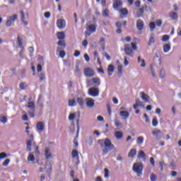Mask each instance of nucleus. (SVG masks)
Segmentation results:
<instances>
[{
    "label": "nucleus",
    "mask_w": 181,
    "mask_h": 181,
    "mask_svg": "<svg viewBox=\"0 0 181 181\" xmlns=\"http://www.w3.org/2000/svg\"><path fill=\"white\" fill-rule=\"evenodd\" d=\"M16 19H18V15L16 14H13V16L8 17L7 21L6 22V25L8 27L12 26V23H13V22H15Z\"/></svg>",
    "instance_id": "obj_6"
},
{
    "label": "nucleus",
    "mask_w": 181,
    "mask_h": 181,
    "mask_svg": "<svg viewBox=\"0 0 181 181\" xmlns=\"http://www.w3.org/2000/svg\"><path fill=\"white\" fill-rule=\"evenodd\" d=\"M19 87H20L21 90H25V88H26V87H28V85L25 82H21L19 84Z\"/></svg>",
    "instance_id": "obj_43"
},
{
    "label": "nucleus",
    "mask_w": 181,
    "mask_h": 181,
    "mask_svg": "<svg viewBox=\"0 0 181 181\" xmlns=\"http://www.w3.org/2000/svg\"><path fill=\"white\" fill-rule=\"evenodd\" d=\"M117 73L119 76L122 75V64L117 65Z\"/></svg>",
    "instance_id": "obj_41"
},
{
    "label": "nucleus",
    "mask_w": 181,
    "mask_h": 181,
    "mask_svg": "<svg viewBox=\"0 0 181 181\" xmlns=\"http://www.w3.org/2000/svg\"><path fill=\"white\" fill-rule=\"evenodd\" d=\"M133 172L136 174L138 177H141L144 170V164L142 163H134L132 168Z\"/></svg>",
    "instance_id": "obj_3"
},
{
    "label": "nucleus",
    "mask_w": 181,
    "mask_h": 181,
    "mask_svg": "<svg viewBox=\"0 0 181 181\" xmlns=\"http://www.w3.org/2000/svg\"><path fill=\"white\" fill-rule=\"evenodd\" d=\"M170 36L169 35H164L163 36V38H162V42H168V40H169V39H170Z\"/></svg>",
    "instance_id": "obj_48"
},
{
    "label": "nucleus",
    "mask_w": 181,
    "mask_h": 181,
    "mask_svg": "<svg viewBox=\"0 0 181 181\" xmlns=\"http://www.w3.org/2000/svg\"><path fill=\"white\" fill-rule=\"evenodd\" d=\"M74 118H76V114L70 113L69 115V121H73V119H74Z\"/></svg>",
    "instance_id": "obj_49"
},
{
    "label": "nucleus",
    "mask_w": 181,
    "mask_h": 181,
    "mask_svg": "<svg viewBox=\"0 0 181 181\" xmlns=\"http://www.w3.org/2000/svg\"><path fill=\"white\" fill-rule=\"evenodd\" d=\"M165 69H162L160 71V78H165Z\"/></svg>",
    "instance_id": "obj_46"
},
{
    "label": "nucleus",
    "mask_w": 181,
    "mask_h": 181,
    "mask_svg": "<svg viewBox=\"0 0 181 181\" xmlns=\"http://www.w3.org/2000/svg\"><path fill=\"white\" fill-rule=\"evenodd\" d=\"M5 158H8V155L6 154L5 152H2L0 153V160L1 159H5Z\"/></svg>",
    "instance_id": "obj_51"
},
{
    "label": "nucleus",
    "mask_w": 181,
    "mask_h": 181,
    "mask_svg": "<svg viewBox=\"0 0 181 181\" xmlns=\"http://www.w3.org/2000/svg\"><path fill=\"white\" fill-rule=\"evenodd\" d=\"M45 169L47 170V173H48V175L52 172V163H50V161L47 160L45 163Z\"/></svg>",
    "instance_id": "obj_18"
},
{
    "label": "nucleus",
    "mask_w": 181,
    "mask_h": 181,
    "mask_svg": "<svg viewBox=\"0 0 181 181\" xmlns=\"http://www.w3.org/2000/svg\"><path fill=\"white\" fill-rule=\"evenodd\" d=\"M58 45L62 46V47H66V43H64V41H63V40H59L58 42Z\"/></svg>",
    "instance_id": "obj_52"
},
{
    "label": "nucleus",
    "mask_w": 181,
    "mask_h": 181,
    "mask_svg": "<svg viewBox=\"0 0 181 181\" xmlns=\"http://www.w3.org/2000/svg\"><path fill=\"white\" fill-rule=\"evenodd\" d=\"M36 129L37 132H43V130L45 129V123L43 122H39L36 124Z\"/></svg>",
    "instance_id": "obj_12"
},
{
    "label": "nucleus",
    "mask_w": 181,
    "mask_h": 181,
    "mask_svg": "<svg viewBox=\"0 0 181 181\" xmlns=\"http://www.w3.org/2000/svg\"><path fill=\"white\" fill-rule=\"evenodd\" d=\"M28 162H31L33 165L35 164V156L33 155V152H30L28 156Z\"/></svg>",
    "instance_id": "obj_19"
},
{
    "label": "nucleus",
    "mask_w": 181,
    "mask_h": 181,
    "mask_svg": "<svg viewBox=\"0 0 181 181\" xmlns=\"http://www.w3.org/2000/svg\"><path fill=\"white\" fill-rule=\"evenodd\" d=\"M33 145H35V156H39L40 155V151H39V146H37L35 144V143H33Z\"/></svg>",
    "instance_id": "obj_30"
},
{
    "label": "nucleus",
    "mask_w": 181,
    "mask_h": 181,
    "mask_svg": "<svg viewBox=\"0 0 181 181\" xmlns=\"http://www.w3.org/2000/svg\"><path fill=\"white\" fill-rule=\"evenodd\" d=\"M150 179L151 181H156V175L151 174L150 176Z\"/></svg>",
    "instance_id": "obj_58"
},
{
    "label": "nucleus",
    "mask_w": 181,
    "mask_h": 181,
    "mask_svg": "<svg viewBox=\"0 0 181 181\" xmlns=\"http://www.w3.org/2000/svg\"><path fill=\"white\" fill-rule=\"evenodd\" d=\"M45 159H47V160L53 158V154L52 153V150L49 148V147L45 148Z\"/></svg>",
    "instance_id": "obj_8"
},
{
    "label": "nucleus",
    "mask_w": 181,
    "mask_h": 181,
    "mask_svg": "<svg viewBox=\"0 0 181 181\" xmlns=\"http://www.w3.org/2000/svg\"><path fill=\"white\" fill-rule=\"evenodd\" d=\"M136 28L138 30H142L144 29V21L141 19L136 21Z\"/></svg>",
    "instance_id": "obj_15"
},
{
    "label": "nucleus",
    "mask_w": 181,
    "mask_h": 181,
    "mask_svg": "<svg viewBox=\"0 0 181 181\" xmlns=\"http://www.w3.org/2000/svg\"><path fill=\"white\" fill-rule=\"evenodd\" d=\"M136 143L138 144V145H142V144H144V136H139L137 138Z\"/></svg>",
    "instance_id": "obj_38"
},
{
    "label": "nucleus",
    "mask_w": 181,
    "mask_h": 181,
    "mask_svg": "<svg viewBox=\"0 0 181 181\" xmlns=\"http://www.w3.org/2000/svg\"><path fill=\"white\" fill-rule=\"evenodd\" d=\"M57 38L59 40H63L64 37H66V35L64 32H59L57 33Z\"/></svg>",
    "instance_id": "obj_26"
},
{
    "label": "nucleus",
    "mask_w": 181,
    "mask_h": 181,
    "mask_svg": "<svg viewBox=\"0 0 181 181\" xmlns=\"http://www.w3.org/2000/svg\"><path fill=\"white\" fill-rule=\"evenodd\" d=\"M98 144L100 145L103 148V155H107L108 151H112V149H115V146L112 144L110 139L99 140Z\"/></svg>",
    "instance_id": "obj_1"
},
{
    "label": "nucleus",
    "mask_w": 181,
    "mask_h": 181,
    "mask_svg": "<svg viewBox=\"0 0 181 181\" xmlns=\"http://www.w3.org/2000/svg\"><path fill=\"white\" fill-rule=\"evenodd\" d=\"M156 26L160 27L162 26V20L158 19L156 22Z\"/></svg>",
    "instance_id": "obj_55"
},
{
    "label": "nucleus",
    "mask_w": 181,
    "mask_h": 181,
    "mask_svg": "<svg viewBox=\"0 0 181 181\" xmlns=\"http://www.w3.org/2000/svg\"><path fill=\"white\" fill-rule=\"evenodd\" d=\"M93 83H94V84H96L97 86H100V84H101V81L100 80L99 78H93L92 79Z\"/></svg>",
    "instance_id": "obj_32"
},
{
    "label": "nucleus",
    "mask_w": 181,
    "mask_h": 181,
    "mask_svg": "<svg viewBox=\"0 0 181 181\" xmlns=\"http://www.w3.org/2000/svg\"><path fill=\"white\" fill-rule=\"evenodd\" d=\"M160 130L156 129L152 132L153 135H156L158 137V135L160 134Z\"/></svg>",
    "instance_id": "obj_47"
},
{
    "label": "nucleus",
    "mask_w": 181,
    "mask_h": 181,
    "mask_svg": "<svg viewBox=\"0 0 181 181\" xmlns=\"http://www.w3.org/2000/svg\"><path fill=\"white\" fill-rule=\"evenodd\" d=\"M27 108H29V110L28 111V115H30V118H35V112L36 108V105H35V102L32 100V97H30L28 98V103L27 104Z\"/></svg>",
    "instance_id": "obj_2"
},
{
    "label": "nucleus",
    "mask_w": 181,
    "mask_h": 181,
    "mask_svg": "<svg viewBox=\"0 0 181 181\" xmlns=\"http://www.w3.org/2000/svg\"><path fill=\"white\" fill-rule=\"evenodd\" d=\"M115 136L117 139H122V136H124V133H122V132H115Z\"/></svg>",
    "instance_id": "obj_21"
},
{
    "label": "nucleus",
    "mask_w": 181,
    "mask_h": 181,
    "mask_svg": "<svg viewBox=\"0 0 181 181\" xmlns=\"http://www.w3.org/2000/svg\"><path fill=\"white\" fill-rule=\"evenodd\" d=\"M88 30H89V32H92L93 33H94V32H95V30H97V25L92 24L90 25L88 27Z\"/></svg>",
    "instance_id": "obj_25"
},
{
    "label": "nucleus",
    "mask_w": 181,
    "mask_h": 181,
    "mask_svg": "<svg viewBox=\"0 0 181 181\" xmlns=\"http://www.w3.org/2000/svg\"><path fill=\"white\" fill-rule=\"evenodd\" d=\"M30 138L32 139L28 140L26 142V145H27V148H26V151L27 152H30V151H32V141L33 140V134L30 135Z\"/></svg>",
    "instance_id": "obj_13"
},
{
    "label": "nucleus",
    "mask_w": 181,
    "mask_h": 181,
    "mask_svg": "<svg viewBox=\"0 0 181 181\" xmlns=\"http://www.w3.org/2000/svg\"><path fill=\"white\" fill-rule=\"evenodd\" d=\"M69 107H76L77 105V103L76 102V100H69Z\"/></svg>",
    "instance_id": "obj_35"
},
{
    "label": "nucleus",
    "mask_w": 181,
    "mask_h": 181,
    "mask_svg": "<svg viewBox=\"0 0 181 181\" xmlns=\"http://www.w3.org/2000/svg\"><path fill=\"white\" fill-rule=\"evenodd\" d=\"M115 125L117 127H122V123H121V122H119L117 120H115Z\"/></svg>",
    "instance_id": "obj_54"
},
{
    "label": "nucleus",
    "mask_w": 181,
    "mask_h": 181,
    "mask_svg": "<svg viewBox=\"0 0 181 181\" xmlns=\"http://www.w3.org/2000/svg\"><path fill=\"white\" fill-rule=\"evenodd\" d=\"M84 59H85L86 62H90V57H88V54H84Z\"/></svg>",
    "instance_id": "obj_62"
},
{
    "label": "nucleus",
    "mask_w": 181,
    "mask_h": 181,
    "mask_svg": "<svg viewBox=\"0 0 181 181\" xmlns=\"http://www.w3.org/2000/svg\"><path fill=\"white\" fill-rule=\"evenodd\" d=\"M80 54H81L80 51H78V50H75L74 54V56L75 57H78V56H80Z\"/></svg>",
    "instance_id": "obj_59"
},
{
    "label": "nucleus",
    "mask_w": 181,
    "mask_h": 181,
    "mask_svg": "<svg viewBox=\"0 0 181 181\" xmlns=\"http://www.w3.org/2000/svg\"><path fill=\"white\" fill-rule=\"evenodd\" d=\"M9 162H11L9 158L5 160V161L2 163L3 166H8V165H9Z\"/></svg>",
    "instance_id": "obj_53"
},
{
    "label": "nucleus",
    "mask_w": 181,
    "mask_h": 181,
    "mask_svg": "<svg viewBox=\"0 0 181 181\" xmlns=\"http://www.w3.org/2000/svg\"><path fill=\"white\" fill-rule=\"evenodd\" d=\"M124 66H128L129 64V62H128V59H127V57H124Z\"/></svg>",
    "instance_id": "obj_64"
},
{
    "label": "nucleus",
    "mask_w": 181,
    "mask_h": 181,
    "mask_svg": "<svg viewBox=\"0 0 181 181\" xmlns=\"http://www.w3.org/2000/svg\"><path fill=\"white\" fill-rule=\"evenodd\" d=\"M136 155V149L132 148L128 153V158H134Z\"/></svg>",
    "instance_id": "obj_23"
},
{
    "label": "nucleus",
    "mask_w": 181,
    "mask_h": 181,
    "mask_svg": "<svg viewBox=\"0 0 181 181\" xmlns=\"http://www.w3.org/2000/svg\"><path fill=\"white\" fill-rule=\"evenodd\" d=\"M23 121H28L29 118L28 117V115L25 114L22 116Z\"/></svg>",
    "instance_id": "obj_61"
},
{
    "label": "nucleus",
    "mask_w": 181,
    "mask_h": 181,
    "mask_svg": "<svg viewBox=\"0 0 181 181\" xmlns=\"http://www.w3.org/2000/svg\"><path fill=\"white\" fill-rule=\"evenodd\" d=\"M120 6H122V3H121L118 0H115L114 2H113L114 9H116V11H118V8H119Z\"/></svg>",
    "instance_id": "obj_17"
},
{
    "label": "nucleus",
    "mask_w": 181,
    "mask_h": 181,
    "mask_svg": "<svg viewBox=\"0 0 181 181\" xmlns=\"http://www.w3.org/2000/svg\"><path fill=\"white\" fill-rule=\"evenodd\" d=\"M17 42L19 47H21V49H23V44L22 42V38L21 37H17Z\"/></svg>",
    "instance_id": "obj_36"
},
{
    "label": "nucleus",
    "mask_w": 181,
    "mask_h": 181,
    "mask_svg": "<svg viewBox=\"0 0 181 181\" xmlns=\"http://www.w3.org/2000/svg\"><path fill=\"white\" fill-rule=\"evenodd\" d=\"M149 26H150L151 32H153V30H155V28H156V25L155 24V22H151L149 24Z\"/></svg>",
    "instance_id": "obj_40"
},
{
    "label": "nucleus",
    "mask_w": 181,
    "mask_h": 181,
    "mask_svg": "<svg viewBox=\"0 0 181 181\" xmlns=\"http://www.w3.org/2000/svg\"><path fill=\"white\" fill-rule=\"evenodd\" d=\"M85 101H86V105H87V107H88V108H93V107H94V105L95 103V100H94V99H93L91 98H86Z\"/></svg>",
    "instance_id": "obj_11"
},
{
    "label": "nucleus",
    "mask_w": 181,
    "mask_h": 181,
    "mask_svg": "<svg viewBox=\"0 0 181 181\" xmlns=\"http://www.w3.org/2000/svg\"><path fill=\"white\" fill-rule=\"evenodd\" d=\"M170 18L173 20L177 19V13L170 12Z\"/></svg>",
    "instance_id": "obj_37"
},
{
    "label": "nucleus",
    "mask_w": 181,
    "mask_h": 181,
    "mask_svg": "<svg viewBox=\"0 0 181 181\" xmlns=\"http://www.w3.org/2000/svg\"><path fill=\"white\" fill-rule=\"evenodd\" d=\"M119 115L120 117H123L124 119H127L129 117V112L124 110L120 111Z\"/></svg>",
    "instance_id": "obj_22"
},
{
    "label": "nucleus",
    "mask_w": 181,
    "mask_h": 181,
    "mask_svg": "<svg viewBox=\"0 0 181 181\" xmlns=\"http://www.w3.org/2000/svg\"><path fill=\"white\" fill-rule=\"evenodd\" d=\"M76 101L78 104H79V105H84V100L83 99V98H77Z\"/></svg>",
    "instance_id": "obj_39"
},
{
    "label": "nucleus",
    "mask_w": 181,
    "mask_h": 181,
    "mask_svg": "<svg viewBox=\"0 0 181 181\" xmlns=\"http://www.w3.org/2000/svg\"><path fill=\"white\" fill-rule=\"evenodd\" d=\"M137 62L138 63H141L140 67H145L146 66V64H145V59H141L139 56L137 57Z\"/></svg>",
    "instance_id": "obj_24"
},
{
    "label": "nucleus",
    "mask_w": 181,
    "mask_h": 181,
    "mask_svg": "<svg viewBox=\"0 0 181 181\" xmlns=\"http://www.w3.org/2000/svg\"><path fill=\"white\" fill-rule=\"evenodd\" d=\"M153 43H155V34L151 33L148 41V46H151Z\"/></svg>",
    "instance_id": "obj_28"
},
{
    "label": "nucleus",
    "mask_w": 181,
    "mask_h": 181,
    "mask_svg": "<svg viewBox=\"0 0 181 181\" xmlns=\"http://www.w3.org/2000/svg\"><path fill=\"white\" fill-rule=\"evenodd\" d=\"M57 26L59 28V29H64V28H66V21L59 18L57 21Z\"/></svg>",
    "instance_id": "obj_9"
},
{
    "label": "nucleus",
    "mask_w": 181,
    "mask_h": 181,
    "mask_svg": "<svg viewBox=\"0 0 181 181\" xmlns=\"http://www.w3.org/2000/svg\"><path fill=\"white\" fill-rule=\"evenodd\" d=\"M72 158L78 159V151L77 150H73L71 152Z\"/></svg>",
    "instance_id": "obj_31"
},
{
    "label": "nucleus",
    "mask_w": 181,
    "mask_h": 181,
    "mask_svg": "<svg viewBox=\"0 0 181 181\" xmlns=\"http://www.w3.org/2000/svg\"><path fill=\"white\" fill-rule=\"evenodd\" d=\"M64 56H66V52L64 51H60L59 52V57H61L62 59H64Z\"/></svg>",
    "instance_id": "obj_56"
},
{
    "label": "nucleus",
    "mask_w": 181,
    "mask_h": 181,
    "mask_svg": "<svg viewBox=\"0 0 181 181\" xmlns=\"http://www.w3.org/2000/svg\"><path fill=\"white\" fill-rule=\"evenodd\" d=\"M134 50L132 49V47L129 44H127L124 45V52L127 56H129V57H132L134 54L132 52Z\"/></svg>",
    "instance_id": "obj_7"
},
{
    "label": "nucleus",
    "mask_w": 181,
    "mask_h": 181,
    "mask_svg": "<svg viewBox=\"0 0 181 181\" xmlns=\"http://www.w3.org/2000/svg\"><path fill=\"white\" fill-rule=\"evenodd\" d=\"M28 52H30V56H33V52H35L33 47H28Z\"/></svg>",
    "instance_id": "obj_50"
},
{
    "label": "nucleus",
    "mask_w": 181,
    "mask_h": 181,
    "mask_svg": "<svg viewBox=\"0 0 181 181\" xmlns=\"http://www.w3.org/2000/svg\"><path fill=\"white\" fill-rule=\"evenodd\" d=\"M88 93L91 97H98V95H100V89H98V88L92 87L88 89Z\"/></svg>",
    "instance_id": "obj_5"
},
{
    "label": "nucleus",
    "mask_w": 181,
    "mask_h": 181,
    "mask_svg": "<svg viewBox=\"0 0 181 181\" xmlns=\"http://www.w3.org/2000/svg\"><path fill=\"white\" fill-rule=\"evenodd\" d=\"M121 16L120 18H123V16H127L128 15V9L127 8H122L120 10Z\"/></svg>",
    "instance_id": "obj_29"
},
{
    "label": "nucleus",
    "mask_w": 181,
    "mask_h": 181,
    "mask_svg": "<svg viewBox=\"0 0 181 181\" xmlns=\"http://www.w3.org/2000/svg\"><path fill=\"white\" fill-rule=\"evenodd\" d=\"M105 177H110V170L108 169H105Z\"/></svg>",
    "instance_id": "obj_57"
},
{
    "label": "nucleus",
    "mask_w": 181,
    "mask_h": 181,
    "mask_svg": "<svg viewBox=\"0 0 181 181\" xmlns=\"http://www.w3.org/2000/svg\"><path fill=\"white\" fill-rule=\"evenodd\" d=\"M44 16L45 18H46L47 19H49V18H50V12H45L44 13Z\"/></svg>",
    "instance_id": "obj_63"
},
{
    "label": "nucleus",
    "mask_w": 181,
    "mask_h": 181,
    "mask_svg": "<svg viewBox=\"0 0 181 181\" xmlns=\"http://www.w3.org/2000/svg\"><path fill=\"white\" fill-rule=\"evenodd\" d=\"M144 15V8H139V11L137 12V18H141Z\"/></svg>",
    "instance_id": "obj_44"
},
{
    "label": "nucleus",
    "mask_w": 181,
    "mask_h": 181,
    "mask_svg": "<svg viewBox=\"0 0 181 181\" xmlns=\"http://www.w3.org/2000/svg\"><path fill=\"white\" fill-rule=\"evenodd\" d=\"M83 74L86 77H93L95 76V72L92 68L86 67L83 69Z\"/></svg>",
    "instance_id": "obj_4"
},
{
    "label": "nucleus",
    "mask_w": 181,
    "mask_h": 181,
    "mask_svg": "<svg viewBox=\"0 0 181 181\" xmlns=\"http://www.w3.org/2000/svg\"><path fill=\"white\" fill-rule=\"evenodd\" d=\"M136 104L139 107H140L141 105H142L143 102L141 101V100H139V99H136Z\"/></svg>",
    "instance_id": "obj_60"
},
{
    "label": "nucleus",
    "mask_w": 181,
    "mask_h": 181,
    "mask_svg": "<svg viewBox=\"0 0 181 181\" xmlns=\"http://www.w3.org/2000/svg\"><path fill=\"white\" fill-rule=\"evenodd\" d=\"M140 97L145 103H149V95L144 92H140Z\"/></svg>",
    "instance_id": "obj_14"
},
{
    "label": "nucleus",
    "mask_w": 181,
    "mask_h": 181,
    "mask_svg": "<svg viewBox=\"0 0 181 181\" xmlns=\"http://www.w3.org/2000/svg\"><path fill=\"white\" fill-rule=\"evenodd\" d=\"M21 22L23 23V25L25 26H28V21H25V19H28V13L25 14L23 11H21Z\"/></svg>",
    "instance_id": "obj_10"
},
{
    "label": "nucleus",
    "mask_w": 181,
    "mask_h": 181,
    "mask_svg": "<svg viewBox=\"0 0 181 181\" xmlns=\"http://www.w3.org/2000/svg\"><path fill=\"white\" fill-rule=\"evenodd\" d=\"M114 70H115V67L112 64H110L107 66V73L108 76H112V74L114 73Z\"/></svg>",
    "instance_id": "obj_20"
},
{
    "label": "nucleus",
    "mask_w": 181,
    "mask_h": 181,
    "mask_svg": "<svg viewBox=\"0 0 181 181\" xmlns=\"http://www.w3.org/2000/svg\"><path fill=\"white\" fill-rule=\"evenodd\" d=\"M138 158L142 159L144 160V162H145V160H146V154L145 153V152H144V151L141 150V151H139Z\"/></svg>",
    "instance_id": "obj_16"
},
{
    "label": "nucleus",
    "mask_w": 181,
    "mask_h": 181,
    "mask_svg": "<svg viewBox=\"0 0 181 181\" xmlns=\"http://www.w3.org/2000/svg\"><path fill=\"white\" fill-rule=\"evenodd\" d=\"M39 78L40 81H45V80H46V76L45 75V74H40Z\"/></svg>",
    "instance_id": "obj_45"
},
{
    "label": "nucleus",
    "mask_w": 181,
    "mask_h": 181,
    "mask_svg": "<svg viewBox=\"0 0 181 181\" xmlns=\"http://www.w3.org/2000/svg\"><path fill=\"white\" fill-rule=\"evenodd\" d=\"M0 122H1L2 124H6V122H8V118H6V116L1 115L0 116Z\"/></svg>",
    "instance_id": "obj_34"
},
{
    "label": "nucleus",
    "mask_w": 181,
    "mask_h": 181,
    "mask_svg": "<svg viewBox=\"0 0 181 181\" xmlns=\"http://www.w3.org/2000/svg\"><path fill=\"white\" fill-rule=\"evenodd\" d=\"M153 127H158V117H153L152 120Z\"/></svg>",
    "instance_id": "obj_42"
},
{
    "label": "nucleus",
    "mask_w": 181,
    "mask_h": 181,
    "mask_svg": "<svg viewBox=\"0 0 181 181\" xmlns=\"http://www.w3.org/2000/svg\"><path fill=\"white\" fill-rule=\"evenodd\" d=\"M170 50V44H166L163 46V52L164 53H168Z\"/></svg>",
    "instance_id": "obj_33"
},
{
    "label": "nucleus",
    "mask_w": 181,
    "mask_h": 181,
    "mask_svg": "<svg viewBox=\"0 0 181 181\" xmlns=\"http://www.w3.org/2000/svg\"><path fill=\"white\" fill-rule=\"evenodd\" d=\"M102 15L104 18H108L110 16V10L108 8H103Z\"/></svg>",
    "instance_id": "obj_27"
}]
</instances>
